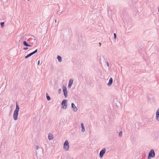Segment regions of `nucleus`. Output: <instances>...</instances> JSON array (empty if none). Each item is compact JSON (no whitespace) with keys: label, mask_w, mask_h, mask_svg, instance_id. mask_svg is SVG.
<instances>
[{"label":"nucleus","mask_w":159,"mask_h":159,"mask_svg":"<svg viewBox=\"0 0 159 159\" xmlns=\"http://www.w3.org/2000/svg\"><path fill=\"white\" fill-rule=\"evenodd\" d=\"M150 158H151V157H149V156H148V159H151Z\"/></svg>","instance_id":"a878e982"},{"label":"nucleus","mask_w":159,"mask_h":159,"mask_svg":"<svg viewBox=\"0 0 159 159\" xmlns=\"http://www.w3.org/2000/svg\"><path fill=\"white\" fill-rule=\"evenodd\" d=\"M55 22H57V20L56 19H55Z\"/></svg>","instance_id":"bb28decb"},{"label":"nucleus","mask_w":159,"mask_h":159,"mask_svg":"<svg viewBox=\"0 0 159 159\" xmlns=\"http://www.w3.org/2000/svg\"><path fill=\"white\" fill-rule=\"evenodd\" d=\"M62 88L64 95L65 98H66L67 97V88L66 86H65L64 85L63 86Z\"/></svg>","instance_id":"39448f33"},{"label":"nucleus","mask_w":159,"mask_h":159,"mask_svg":"<svg viewBox=\"0 0 159 159\" xmlns=\"http://www.w3.org/2000/svg\"><path fill=\"white\" fill-rule=\"evenodd\" d=\"M106 63H107V66L109 67V64L108 62H107V61Z\"/></svg>","instance_id":"5701e85b"},{"label":"nucleus","mask_w":159,"mask_h":159,"mask_svg":"<svg viewBox=\"0 0 159 159\" xmlns=\"http://www.w3.org/2000/svg\"><path fill=\"white\" fill-rule=\"evenodd\" d=\"M39 64H40V60H39L38 62V65H39Z\"/></svg>","instance_id":"b1692460"},{"label":"nucleus","mask_w":159,"mask_h":159,"mask_svg":"<svg viewBox=\"0 0 159 159\" xmlns=\"http://www.w3.org/2000/svg\"><path fill=\"white\" fill-rule=\"evenodd\" d=\"M37 51H38V49H36L35 51H34L30 53V54H28L27 56H25V58L27 59V58L29 57H30L32 55H33L34 54H35V53L37 52Z\"/></svg>","instance_id":"0eeeda50"},{"label":"nucleus","mask_w":159,"mask_h":159,"mask_svg":"<svg viewBox=\"0 0 159 159\" xmlns=\"http://www.w3.org/2000/svg\"><path fill=\"white\" fill-rule=\"evenodd\" d=\"M122 134V131H120L119 133V136H121Z\"/></svg>","instance_id":"a211bd4d"},{"label":"nucleus","mask_w":159,"mask_h":159,"mask_svg":"<svg viewBox=\"0 0 159 159\" xmlns=\"http://www.w3.org/2000/svg\"><path fill=\"white\" fill-rule=\"evenodd\" d=\"M63 149L66 151H68L69 149V143L67 140H66L64 144Z\"/></svg>","instance_id":"f03ea898"},{"label":"nucleus","mask_w":159,"mask_h":159,"mask_svg":"<svg viewBox=\"0 0 159 159\" xmlns=\"http://www.w3.org/2000/svg\"><path fill=\"white\" fill-rule=\"evenodd\" d=\"M106 151V149L105 148H103L102 150L99 152V157L100 158H102L103 157L104 154L105 153Z\"/></svg>","instance_id":"423d86ee"},{"label":"nucleus","mask_w":159,"mask_h":159,"mask_svg":"<svg viewBox=\"0 0 159 159\" xmlns=\"http://www.w3.org/2000/svg\"><path fill=\"white\" fill-rule=\"evenodd\" d=\"M20 109V107L17 103H16V108L13 114V118L15 120H16L18 119V113L19 110Z\"/></svg>","instance_id":"f257e3e1"},{"label":"nucleus","mask_w":159,"mask_h":159,"mask_svg":"<svg viewBox=\"0 0 159 159\" xmlns=\"http://www.w3.org/2000/svg\"><path fill=\"white\" fill-rule=\"evenodd\" d=\"M81 128H82L81 132H84L85 131L84 126V124L83 123H81Z\"/></svg>","instance_id":"4468645a"},{"label":"nucleus","mask_w":159,"mask_h":159,"mask_svg":"<svg viewBox=\"0 0 159 159\" xmlns=\"http://www.w3.org/2000/svg\"><path fill=\"white\" fill-rule=\"evenodd\" d=\"M71 107L73 109V111H76L77 110V108L75 106L74 103H72L71 104Z\"/></svg>","instance_id":"6e6552de"},{"label":"nucleus","mask_w":159,"mask_h":159,"mask_svg":"<svg viewBox=\"0 0 159 159\" xmlns=\"http://www.w3.org/2000/svg\"><path fill=\"white\" fill-rule=\"evenodd\" d=\"M114 39H116V33H114Z\"/></svg>","instance_id":"6ab92c4d"},{"label":"nucleus","mask_w":159,"mask_h":159,"mask_svg":"<svg viewBox=\"0 0 159 159\" xmlns=\"http://www.w3.org/2000/svg\"><path fill=\"white\" fill-rule=\"evenodd\" d=\"M46 97L48 101H49L51 99L50 97L48 95L47 93L46 94Z\"/></svg>","instance_id":"dca6fc26"},{"label":"nucleus","mask_w":159,"mask_h":159,"mask_svg":"<svg viewBox=\"0 0 159 159\" xmlns=\"http://www.w3.org/2000/svg\"><path fill=\"white\" fill-rule=\"evenodd\" d=\"M113 82V79L111 77L109 80V82L107 84V85L108 86H110Z\"/></svg>","instance_id":"1a4fd4ad"},{"label":"nucleus","mask_w":159,"mask_h":159,"mask_svg":"<svg viewBox=\"0 0 159 159\" xmlns=\"http://www.w3.org/2000/svg\"><path fill=\"white\" fill-rule=\"evenodd\" d=\"M67 100L66 99H64L63 100L61 103V105L62 106L61 107V108L66 109L67 107Z\"/></svg>","instance_id":"7ed1b4c3"},{"label":"nucleus","mask_w":159,"mask_h":159,"mask_svg":"<svg viewBox=\"0 0 159 159\" xmlns=\"http://www.w3.org/2000/svg\"><path fill=\"white\" fill-rule=\"evenodd\" d=\"M11 111L10 112L9 114V116H10L11 115Z\"/></svg>","instance_id":"cd10ccee"},{"label":"nucleus","mask_w":159,"mask_h":159,"mask_svg":"<svg viewBox=\"0 0 159 159\" xmlns=\"http://www.w3.org/2000/svg\"><path fill=\"white\" fill-rule=\"evenodd\" d=\"M28 47H25V48H23V49L24 50H26L27 49H28Z\"/></svg>","instance_id":"4be33fe9"},{"label":"nucleus","mask_w":159,"mask_h":159,"mask_svg":"<svg viewBox=\"0 0 159 159\" xmlns=\"http://www.w3.org/2000/svg\"><path fill=\"white\" fill-rule=\"evenodd\" d=\"M23 45L27 47H31L32 46L29 44L26 41H24L23 42Z\"/></svg>","instance_id":"ddd939ff"},{"label":"nucleus","mask_w":159,"mask_h":159,"mask_svg":"<svg viewBox=\"0 0 159 159\" xmlns=\"http://www.w3.org/2000/svg\"><path fill=\"white\" fill-rule=\"evenodd\" d=\"M61 89H58V92L59 93H61Z\"/></svg>","instance_id":"aec40b11"},{"label":"nucleus","mask_w":159,"mask_h":159,"mask_svg":"<svg viewBox=\"0 0 159 159\" xmlns=\"http://www.w3.org/2000/svg\"><path fill=\"white\" fill-rule=\"evenodd\" d=\"M99 46H101V43H99Z\"/></svg>","instance_id":"393cba45"},{"label":"nucleus","mask_w":159,"mask_h":159,"mask_svg":"<svg viewBox=\"0 0 159 159\" xmlns=\"http://www.w3.org/2000/svg\"><path fill=\"white\" fill-rule=\"evenodd\" d=\"M156 117L157 120L159 121V109H158L156 112Z\"/></svg>","instance_id":"f8f14e48"},{"label":"nucleus","mask_w":159,"mask_h":159,"mask_svg":"<svg viewBox=\"0 0 159 159\" xmlns=\"http://www.w3.org/2000/svg\"><path fill=\"white\" fill-rule=\"evenodd\" d=\"M0 25L2 27H3L4 25V22H1L0 23Z\"/></svg>","instance_id":"f3484780"},{"label":"nucleus","mask_w":159,"mask_h":159,"mask_svg":"<svg viewBox=\"0 0 159 159\" xmlns=\"http://www.w3.org/2000/svg\"><path fill=\"white\" fill-rule=\"evenodd\" d=\"M155 153L153 149H151L149 152L148 156L151 158H153L155 157Z\"/></svg>","instance_id":"20e7f679"},{"label":"nucleus","mask_w":159,"mask_h":159,"mask_svg":"<svg viewBox=\"0 0 159 159\" xmlns=\"http://www.w3.org/2000/svg\"><path fill=\"white\" fill-rule=\"evenodd\" d=\"M73 79H70V80L69 81V82L68 86V87L69 88H70L71 86L73 84Z\"/></svg>","instance_id":"9d476101"},{"label":"nucleus","mask_w":159,"mask_h":159,"mask_svg":"<svg viewBox=\"0 0 159 159\" xmlns=\"http://www.w3.org/2000/svg\"><path fill=\"white\" fill-rule=\"evenodd\" d=\"M53 139V135L51 133H49L48 135V139L50 140H52Z\"/></svg>","instance_id":"9b49d317"},{"label":"nucleus","mask_w":159,"mask_h":159,"mask_svg":"<svg viewBox=\"0 0 159 159\" xmlns=\"http://www.w3.org/2000/svg\"><path fill=\"white\" fill-rule=\"evenodd\" d=\"M35 148L37 150H38L39 149V147L38 145H36Z\"/></svg>","instance_id":"412c9836"},{"label":"nucleus","mask_w":159,"mask_h":159,"mask_svg":"<svg viewBox=\"0 0 159 159\" xmlns=\"http://www.w3.org/2000/svg\"><path fill=\"white\" fill-rule=\"evenodd\" d=\"M57 59L58 60L59 62H61L62 61V58L59 56H57Z\"/></svg>","instance_id":"2eb2a0df"}]
</instances>
